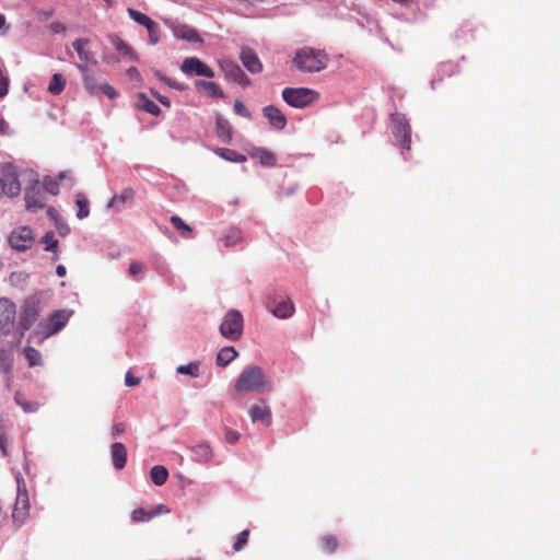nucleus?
I'll return each mask as SVG.
<instances>
[{
	"label": "nucleus",
	"instance_id": "1",
	"mask_svg": "<svg viewBox=\"0 0 560 560\" xmlns=\"http://www.w3.org/2000/svg\"><path fill=\"white\" fill-rule=\"evenodd\" d=\"M271 389V382L261 368L247 365L235 382V390L243 393H264Z\"/></svg>",
	"mask_w": 560,
	"mask_h": 560
},
{
	"label": "nucleus",
	"instance_id": "2",
	"mask_svg": "<svg viewBox=\"0 0 560 560\" xmlns=\"http://www.w3.org/2000/svg\"><path fill=\"white\" fill-rule=\"evenodd\" d=\"M329 58L324 50L312 47H302L294 52L292 66L306 73L319 72L327 67Z\"/></svg>",
	"mask_w": 560,
	"mask_h": 560
},
{
	"label": "nucleus",
	"instance_id": "3",
	"mask_svg": "<svg viewBox=\"0 0 560 560\" xmlns=\"http://www.w3.org/2000/svg\"><path fill=\"white\" fill-rule=\"evenodd\" d=\"M72 313V311L68 310H58L54 312L30 335L28 341H43L44 339L57 334L67 325Z\"/></svg>",
	"mask_w": 560,
	"mask_h": 560
},
{
	"label": "nucleus",
	"instance_id": "4",
	"mask_svg": "<svg viewBox=\"0 0 560 560\" xmlns=\"http://www.w3.org/2000/svg\"><path fill=\"white\" fill-rule=\"evenodd\" d=\"M18 167L12 163H3L0 168V185L3 195L15 198L21 194V183Z\"/></svg>",
	"mask_w": 560,
	"mask_h": 560
},
{
	"label": "nucleus",
	"instance_id": "5",
	"mask_svg": "<svg viewBox=\"0 0 560 560\" xmlns=\"http://www.w3.org/2000/svg\"><path fill=\"white\" fill-rule=\"evenodd\" d=\"M220 334L230 341H237L244 329V319L241 312L230 310L220 324Z\"/></svg>",
	"mask_w": 560,
	"mask_h": 560
},
{
	"label": "nucleus",
	"instance_id": "6",
	"mask_svg": "<svg viewBox=\"0 0 560 560\" xmlns=\"http://www.w3.org/2000/svg\"><path fill=\"white\" fill-rule=\"evenodd\" d=\"M318 94L306 88H285L282 91V98L292 107L303 108L313 103Z\"/></svg>",
	"mask_w": 560,
	"mask_h": 560
},
{
	"label": "nucleus",
	"instance_id": "7",
	"mask_svg": "<svg viewBox=\"0 0 560 560\" xmlns=\"http://www.w3.org/2000/svg\"><path fill=\"white\" fill-rule=\"evenodd\" d=\"M24 200L25 208L30 212H36L37 210L44 209L46 207V192L38 179L32 180L25 187Z\"/></svg>",
	"mask_w": 560,
	"mask_h": 560
},
{
	"label": "nucleus",
	"instance_id": "8",
	"mask_svg": "<svg viewBox=\"0 0 560 560\" xmlns=\"http://www.w3.org/2000/svg\"><path fill=\"white\" fill-rule=\"evenodd\" d=\"M35 235L30 226L23 225L13 229L9 235L10 246L18 252H25L34 245Z\"/></svg>",
	"mask_w": 560,
	"mask_h": 560
},
{
	"label": "nucleus",
	"instance_id": "9",
	"mask_svg": "<svg viewBox=\"0 0 560 560\" xmlns=\"http://www.w3.org/2000/svg\"><path fill=\"white\" fill-rule=\"evenodd\" d=\"M40 312V306L35 298L27 299L21 310L19 316L20 335L23 336L34 323L37 320Z\"/></svg>",
	"mask_w": 560,
	"mask_h": 560
},
{
	"label": "nucleus",
	"instance_id": "10",
	"mask_svg": "<svg viewBox=\"0 0 560 560\" xmlns=\"http://www.w3.org/2000/svg\"><path fill=\"white\" fill-rule=\"evenodd\" d=\"M28 510H30V501L27 491L25 489V485H21L20 479L18 478V494L16 500L13 506L12 511V518L13 522L21 526L24 524L28 516Z\"/></svg>",
	"mask_w": 560,
	"mask_h": 560
},
{
	"label": "nucleus",
	"instance_id": "11",
	"mask_svg": "<svg viewBox=\"0 0 560 560\" xmlns=\"http://www.w3.org/2000/svg\"><path fill=\"white\" fill-rule=\"evenodd\" d=\"M16 316L15 304L7 298L0 299V336L9 335Z\"/></svg>",
	"mask_w": 560,
	"mask_h": 560
},
{
	"label": "nucleus",
	"instance_id": "12",
	"mask_svg": "<svg viewBox=\"0 0 560 560\" xmlns=\"http://www.w3.org/2000/svg\"><path fill=\"white\" fill-rule=\"evenodd\" d=\"M220 68L224 72L228 80L237 83L238 85L246 88L250 85L252 81L247 74L241 69V67L231 60L220 61Z\"/></svg>",
	"mask_w": 560,
	"mask_h": 560
},
{
	"label": "nucleus",
	"instance_id": "13",
	"mask_svg": "<svg viewBox=\"0 0 560 560\" xmlns=\"http://www.w3.org/2000/svg\"><path fill=\"white\" fill-rule=\"evenodd\" d=\"M180 69L186 74L202 75L210 79L214 77V71L197 57L185 58Z\"/></svg>",
	"mask_w": 560,
	"mask_h": 560
},
{
	"label": "nucleus",
	"instance_id": "14",
	"mask_svg": "<svg viewBox=\"0 0 560 560\" xmlns=\"http://www.w3.org/2000/svg\"><path fill=\"white\" fill-rule=\"evenodd\" d=\"M392 130L399 140H411V127L405 115L396 113L390 116Z\"/></svg>",
	"mask_w": 560,
	"mask_h": 560
},
{
	"label": "nucleus",
	"instance_id": "15",
	"mask_svg": "<svg viewBox=\"0 0 560 560\" xmlns=\"http://www.w3.org/2000/svg\"><path fill=\"white\" fill-rule=\"evenodd\" d=\"M135 201V190L130 187L125 188L120 194L114 195L106 205L108 209H115L117 212L129 207Z\"/></svg>",
	"mask_w": 560,
	"mask_h": 560
},
{
	"label": "nucleus",
	"instance_id": "16",
	"mask_svg": "<svg viewBox=\"0 0 560 560\" xmlns=\"http://www.w3.org/2000/svg\"><path fill=\"white\" fill-rule=\"evenodd\" d=\"M240 59L243 66L253 74L260 73L262 71V63L258 58L257 54L248 47L242 49Z\"/></svg>",
	"mask_w": 560,
	"mask_h": 560
},
{
	"label": "nucleus",
	"instance_id": "17",
	"mask_svg": "<svg viewBox=\"0 0 560 560\" xmlns=\"http://www.w3.org/2000/svg\"><path fill=\"white\" fill-rule=\"evenodd\" d=\"M248 415L253 422H261L265 425L271 424V410L264 402L253 405Z\"/></svg>",
	"mask_w": 560,
	"mask_h": 560
},
{
	"label": "nucleus",
	"instance_id": "18",
	"mask_svg": "<svg viewBox=\"0 0 560 560\" xmlns=\"http://www.w3.org/2000/svg\"><path fill=\"white\" fill-rule=\"evenodd\" d=\"M90 39L88 38H78L72 43L73 49L78 52L81 65H85L88 67L89 63L96 65L97 60L94 57V54L86 49Z\"/></svg>",
	"mask_w": 560,
	"mask_h": 560
},
{
	"label": "nucleus",
	"instance_id": "19",
	"mask_svg": "<svg viewBox=\"0 0 560 560\" xmlns=\"http://www.w3.org/2000/svg\"><path fill=\"white\" fill-rule=\"evenodd\" d=\"M265 118L276 129H283L287 125V118L284 114L273 105H268L262 109Z\"/></svg>",
	"mask_w": 560,
	"mask_h": 560
},
{
	"label": "nucleus",
	"instance_id": "20",
	"mask_svg": "<svg viewBox=\"0 0 560 560\" xmlns=\"http://www.w3.org/2000/svg\"><path fill=\"white\" fill-rule=\"evenodd\" d=\"M110 458L115 469L121 470L127 463V448L120 442H115L110 446Z\"/></svg>",
	"mask_w": 560,
	"mask_h": 560
},
{
	"label": "nucleus",
	"instance_id": "21",
	"mask_svg": "<svg viewBox=\"0 0 560 560\" xmlns=\"http://www.w3.org/2000/svg\"><path fill=\"white\" fill-rule=\"evenodd\" d=\"M77 68L80 70V72L83 75V83L84 88L91 93L95 94L98 92V88L102 84L98 79L92 74L89 73L88 67L85 65L77 63Z\"/></svg>",
	"mask_w": 560,
	"mask_h": 560
},
{
	"label": "nucleus",
	"instance_id": "22",
	"mask_svg": "<svg viewBox=\"0 0 560 560\" xmlns=\"http://www.w3.org/2000/svg\"><path fill=\"white\" fill-rule=\"evenodd\" d=\"M192 460L198 463H208L212 458V450L206 442L198 443L190 447Z\"/></svg>",
	"mask_w": 560,
	"mask_h": 560
},
{
	"label": "nucleus",
	"instance_id": "23",
	"mask_svg": "<svg viewBox=\"0 0 560 560\" xmlns=\"http://www.w3.org/2000/svg\"><path fill=\"white\" fill-rule=\"evenodd\" d=\"M136 106L140 110H144L151 115L158 116L161 113L160 107L143 93L138 94Z\"/></svg>",
	"mask_w": 560,
	"mask_h": 560
},
{
	"label": "nucleus",
	"instance_id": "24",
	"mask_svg": "<svg viewBox=\"0 0 560 560\" xmlns=\"http://www.w3.org/2000/svg\"><path fill=\"white\" fill-rule=\"evenodd\" d=\"M196 86L198 90L207 92L212 97L224 98L225 94L221 86L213 81H197Z\"/></svg>",
	"mask_w": 560,
	"mask_h": 560
},
{
	"label": "nucleus",
	"instance_id": "25",
	"mask_svg": "<svg viewBox=\"0 0 560 560\" xmlns=\"http://www.w3.org/2000/svg\"><path fill=\"white\" fill-rule=\"evenodd\" d=\"M68 172H60L58 174V179H55L50 176H46L42 183L43 188L46 194L58 195L59 192V180L65 179L68 176Z\"/></svg>",
	"mask_w": 560,
	"mask_h": 560
},
{
	"label": "nucleus",
	"instance_id": "26",
	"mask_svg": "<svg viewBox=\"0 0 560 560\" xmlns=\"http://www.w3.org/2000/svg\"><path fill=\"white\" fill-rule=\"evenodd\" d=\"M174 34L177 38L185 39L191 43H199L201 38L197 31L192 27L182 25L174 30Z\"/></svg>",
	"mask_w": 560,
	"mask_h": 560
},
{
	"label": "nucleus",
	"instance_id": "27",
	"mask_svg": "<svg viewBox=\"0 0 560 560\" xmlns=\"http://www.w3.org/2000/svg\"><path fill=\"white\" fill-rule=\"evenodd\" d=\"M237 354L238 353L234 347H224L217 354V364L225 368L237 357Z\"/></svg>",
	"mask_w": 560,
	"mask_h": 560
},
{
	"label": "nucleus",
	"instance_id": "28",
	"mask_svg": "<svg viewBox=\"0 0 560 560\" xmlns=\"http://www.w3.org/2000/svg\"><path fill=\"white\" fill-rule=\"evenodd\" d=\"M252 158L257 160L261 165L272 166L276 163V156L272 152L257 148L252 152Z\"/></svg>",
	"mask_w": 560,
	"mask_h": 560
},
{
	"label": "nucleus",
	"instance_id": "29",
	"mask_svg": "<svg viewBox=\"0 0 560 560\" xmlns=\"http://www.w3.org/2000/svg\"><path fill=\"white\" fill-rule=\"evenodd\" d=\"M294 313V305L291 301L284 300L279 302L272 310V314L278 318H289Z\"/></svg>",
	"mask_w": 560,
	"mask_h": 560
},
{
	"label": "nucleus",
	"instance_id": "30",
	"mask_svg": "<svg viewBox=\"0 0 560 560\" xmlns=\"http://www.w3.org/2000/svg\"><path fill=\"white\" fill-rule=\"evenodd\" d=\"M151 480L156 486H163L167 478H168V471L164 466H153L150 471Z\"/></svg>",
	"mask_w": 560,
	"mask_h": 560
},
{
	"label": "nucleus",
	"instance_id": "31",
	"mask_svg": "<svg viewBox=\"0 0 560 560\" xmlns=\"http://www.w3.org/2000/svg\"><path fill=\"white\" fill-rule=\"evenodd\" d=\"M110 44L115 47V49L121 55V56H129L130 58H133V52L131 47L122 40L117 35H110L109 36Z\"/></svg>",
	"mask_w": 560,
	"mask_h": 560
},
{
	"label": "nucleus",
	"instance_id": "32",
	"mask_svg": "<svg viewBox=\"0 0 560 560\" xmlns=\"http://www.w3.org/2000/svg\"><path fill=\"white\" fill-rule=\"evenodd\" d=\"M215 126H217L218 136L220 138H222L223 140H231V138L233 136V130H232L230 122L226 119H224L222 117H218Z\"/></svg>",
	"mask_w": 560,
	"mask_h": 560
},
{
	"label": "nucleus",
	"instance_id": "33",
	"mask_svg": "<svg viewBox=\"0 0 560 560\" xmlns=\"http://www.w3.org/2000/svg\"><path fill=\"white\" fill-rule=\"evenodd\" d=\"M66 85V79L61 73H55L49 82L48 91L54 94H60Z\"/></svg>",
	"mask_w": 560,
	"mask_h": 560
},
{
	"label": "nucleus",
	"instance_id": "34",
	"mask_svg": "<svg viewBox=\"0 0 560 560\" xmlns=\"http://www.w3.org/2000/svg\"><path fill=\"white\" fill-rule=\"evenodd\" d=\"M23 353L31 366L42 365V354L35 348L26 346L23 349Z\"/></svg>",
	"mask_w": 560,
	"mask_h": 560
},
{
	"label": "nucleus",
	"instance_id": "35",
	"mask_svg": "<svg viewBox=\"0 0 560 560\" xmlns=\"http://www.w3.org/2000/svg\"><path fill=\"white\" fill-rule=\"evenodd\" d=\"M215 153L221 156L222 159L230 161V162H242L245 160V156L243 154H240L231 149H217Z\"/></svg>",
	"mask_w": 560,
	"mask_h": 560
},
{
	"label": "nucleus",
	"instance_id": "36",
	"mask_svg": "<svg viewBox=\"0 0 560 560\" xmlns=\"http://www.w3.org/2000/svg\"><path fill=\"white\" fill-rule=\"evenodd\" d=\"M75 203L79 207V210L77 212V218L82 220L89 217L90 210H89V200L85 198L83 194H79L75 199Z\"/></svg>",
	"mask_w": 560,
	"mask_h": 560
},
{
	"label": "nucleus",
	"instance_id": "37",
	"mask_svg": "<svg viewBox=\"0 0 560 560\" xmlns=\"http://www.w3.org/2000/svg\"><path fill=\"white\" fill-rule=\"evenodd\" d=\"M199 366H200V363L198 361H195V362H190L189 364H186V365L177 366L176 372L179 374L189 375L191 377H198L200 374Z\"/></svg>",
	"mask_w": 560,
	"mask_h": 560
},
{
	"label": "nucleus",
	"instance_id": "38",
	"mask_svg": "<svg viewBox=\"0 0 560 560\" xmlns=\"http://www.w3.org/2000/svg\"><path fill=\"white\" fill-rule=\"evenodd\" d=\"M127 13L131 20H133L136 23L143 25L144 27L152 21L149 16H147L144 13L139 12L132 8L127 9Z\"/></svg>",
	"mask_w": 560,
	"mask_h": 560
},
{
	"label": "nucleus",
	"instance_id": "39",
	"mask_svg": "<svg viewBox=\"0 0 560 560\" xmlns=\"http://www.w3.org/2000/svg\"><path fill=\"white\" fill-rule=\"evenodd\" d=\"M156 515L155 512H148L142 508L133 510L131 518L133 522H148Z\"/></svg>",
	"mask_w": 560,
	"mask_h": 560
},
{
	"label": "nucleus",
	"instance_id": "40",
	"mask_svg": "<svg viewBox=\"0 0 560 560\" xmlns=\"http://www.w3.org/2000/svg\"><path fill=\"white\" fill-rule=\"evenodd\" d=\"M242 238V233L238 229H230L226 233V235L224 236V245L225 246H232V245H235L237 244Z\"/></svg>",
	"mask_w": 560,
	"mask_h": 560
},
{
	"label": "nucleus",
	"instance_id": "41",
	"mask_svg": "<svg viewBox=\"0 0 560 560\" xmlns=\"http://www.w3.org/2000/svg\"><path fill=\"white\" fill-rule=\"evenodd\" d=\"M42 243L46 245V250L55 252L58 246V241L55 238L54 232H46L42 237Z\"/></svg>",
	"mask_w": 560,
	"mask_h": 560
},
{
	"label": "nucleus",
	"instance_id": "42",
	"mask_svg": "<svg viewBox=\"0 0 560 560\" xmlns=\"http://www.w3.org/2000/svg\"><path fill=\"white\" fill-rule=\"evenodd\" d=\"M248 536H249V530L248 529H244L242 530L237 537H236V540L233 545V549L235 551H241L247 544V540H248Z\"/></svg>",
	"mask_w": 560,
	"mask_h": 560
},
{
	"label": "nucleus",
	"instance_id": "43",
	"mask_svg": "<svg viewBox=\"0 0 560 560\" xmlns=\"http://www.w3.org/2000/svg\"><path fill=\"white\" fill-rule=\"evenodd\" d=\"M15 401L19 404L25 412H35L38 410L39 405L37 402L23 401L19 394L15 395Z\"/></svg>",
	"mask_w": 560,
	"mask_h": 560
},
{
	"label": "nucleus",
	"instance_id": "44",
	"mask_svg": "<svg viewBox=\"0 0 560 560\" xmlns=\"http://www.w3.org/2000/svg\"><path fill=\"white\" fill-rule=\"evenodd\" d=\"M151 25H147L145 28L149 33V39L151 44H156L159 42V26L154 21L150 22Z\"/></svg>",
	"mask_w": 560,
	"mask_h": 560
},
{
	"label": "nucleus",
	"instance_id": "45",
	"mask_svg": "<svg viewBox=\"0 0 560 560\" xmlns=\"http://www.w3.org/2000/svg\"><path fill=\"white\" fill-rule=\"evenodd\" d=\"M171 223L176 230L180 231L182 234L191 232V229L177 215L171 218Z\"/></svg>",
	"mask_w": 560,
	"mask_h": 560
},
{
	"label": "nucleus",
	"instance_id": "46",
	"mask_svg": "<svg viewBox=\"0 0 560 560\" xmlns=\"http://www.w3.org/2000/svg\"><path fill=\"white\" fill-rule=\"evenodd\" d=\"M98 91H102L108 98L113 100L115 98L118 93L117 91L114 89V86H112L110 84H108L107 82H103L100 88H98Z\"/></svg>",
	"mask_w": 560,
	"mask_h": 560
},
{
	"label": "nucleus",
	"instance_id": "47",
	"mask_svg": "<svg viewBox=\"0 0 560 560\" xmlns=\"http://www.w3.org/2000/svg\"><path fill=\"white\" fill-rule=\"evenodd\" d=\"M323 544L327 552H334L337 548V540L334 536H325L323 538Z\"/></svg>",
	"mask_w": 560,
	"mask_h": 560
},
{
	"label": "nucleus",
	"instance_id": "48",
	"mask_svg": "<svg viewBox=\"0 0 560 560\" xmlns=\"http://www.w3.org/2000/svg\"><path fill=\"white\" fill-rule=\"evenodd\" d=\"M234 112L236 114H238L240 116H243V117H246V118H249L250 117V112L248 110V108L245 106L244 103H242L241 101H236L234 103Z\"/></svg>",
	"mask_w": 560,
	"mask_h": 560
},
{
	"label": "nucleus",
	"instance_id": "49",
	"mask_svg": "<svg viewBox=\"0 0 560 560\" xmlns=\"http://www.w3.org/2000/svg\"><path fill=\"white\" fill-rule=\"evenodd\" d=\"M143 272V265L139 261H132L129 266V273L132 277H138Z\"/></svg>",
	"mask_w": 560,
	"mask_h": 560
},
{
	"label": "nucleus",
	"instance_id": "50",
	"mask_svg": "<svg viewBox=\"0 0 560 560\" xmlns=\"http://www.w3.org/2000/svg\"><path fill=\"white\" fill-rule=\"evenodd\" d=\"M56 223V228L60 234V236L65 237L66 235L69 234L70 232V228L68 226V224L63 221V220H57Z\"/></svg>",
	"mask_w": 560,
	"mask_h": 560
},
{
	"label": "nucleus",
	"instance_id": "51",
	"mask_svg": "<svg viewBox=\"0 0 560 560\" xmlns=\"http://www.w3.org/2000/svg\"><path fill=\"white\" fill-rule=\"evenodd\" d=\"M9 79L0 71V97L8 94Z\"/></svg>",
	"mask_w": 560,
	"mask_h": 560
},
{
	"label": "nucleus",
	"instance_id": "52",
	"mask_svg": "<svg viewBox=\"0 0 560 560\" xmlns=\"http://www.w3.org/2000/svg\"><path fill=\"white\" fill-rule=\"evenodd\" d=\"M140 383V377L133 376L130 372L125 375V385L128 387L136 386Z\"/></svg>",
	"mask_w": 560,
	"mask_h": 560
},
{
	"label": "nucleus",
	"instance_id": "53",
	"mask_svg": "<svg viewBox=\"0 0 560 560\" xmlns=\"http://www.w3.org/2000/svg\"><path fill=\"white\" fill-rule=\"evenodd\" d=\"M125 431V425L122 423H115L112 427L110 433L113 438H117L118 435L122 434Z\"/></svg>",
	"mask_w": 560,
	"mask_h": 560
},
{
	"label": "nucleus",
	"instance_id": "54",
	"mask_svg": "<svg viewBox=\"0 0 560 560\" xmlns=\"http://www.w3.org/2000/svg\"><path fill=\"white\" fill-rule=\"evenodd\" d=\"M225 439L230 443H236L240 439V434L236 431L228 430L225 433Z\"/></svg>",
	"mask_w": 560,
	"mask_h": 560
},
{
	"label": "nucleus",
	"instance_id": "55",
	"mask_svg": "<svg viewBox=\"0 0 560 560\" xmlns=\"http://www.w3.org/2000/svg\"><path fill=\"white\" fill-rule=\"evenodd\" d=\"M47 215L55 222H57V220H60L58 211L52 207L47 208Z\"/></svg>",
	"mask_w": 560,
	"mask_h": 560
},
{
	"label": "nucleus",
	"instance_id": "56",
	"mask_svg": "<svg viewBox=\"0 0 560 560\" xmlns=\"http://www.w3.org/2000/svg\"><path fill=\"white\" fill-rule=\"evenodd\" d=\"M153 95L163 104L165 105L166 107H170L171 106V103H170V100L166 97V96H162V95H159V94H155L153 93Z\"/></svg>",
	"mask_w": 560,
	"mask_h": 560
},
{
	"label": "nucleus",
	"instance_id": "57",
	"mask_svg": "<svg viewBox=\"0 0 560 560\" xmlns=\"http://www.w3.org/2000/svg\"><path fill=\"white\" fill-rule=\"evenodd\" d=\"M56 273L59 276V277H65L66 273H67V269L63 265H58L57 268H56Z\"/></svg>",
	"mask_w": 560,
	"mask_h": 560
},
{
	"label": "nucleus",
	"instance_id": "58",
	"mask_svg": "<svg viewBox=\"0 0 560 560\" xmlns=\"http://www.w3.org/2000/svg\"><path fill=\"white\" fill-rule=\"evenodd\" d=\"M127 73L129 74L130 78L139 77V71H138V69L136 67H130L127 70Z\"/></svg>",
	"mask_w": 560,
	"mask_h": 560
},
{
	"label": "nucleus",
	"instance_id": "59",
	"mask_svg": "<svg viewBox=\"0 0 560 560\" xmlns=\"http://www.w3.org/2000/svg\"><path fill=\"white\" fill-rule=\"evenodd\" d=\"M0 448L2 450L3 454L7 453V451H5V440H4L3 434H1V433H0Z\"/></svg>",
	"mask_w": 560,
	"mask_h": 560
},
{
	"label": "nucleus",
	"instance_id": "60",
	"mask_svg": "<svg viewBox=\"0 0 560 560\" xmlns=\"http://www.w3.org/2000/svg\"><path fill=\"white\" fill-rule=\"evenodd\" d=\"M52 28L55 30V32L65 31V26L60 23L52 24Z\"/></svg>",
	"mask_w": 560,
	"mask_h": 560
},
{
	"label": "nucleus",
	"instance_id": "61",
	"mask_svg": "<svg viewBox=\"0 0 560 560\" xmlns=\"http://www.w3.org/2000/svg\"><path fill=\"white\" fill-rule=\"evenodd\" d=\"M7 19L3 14H0V30L5 25Z\"/></svg>",
	"mask_w": 560,
	"mask_h": 560
},
{
	"label": "nucleus",
	"instance_id": "62",
	"mask_svg": "<svg viewBox=\"0 0 560 560\" xmlns=\"http://www.w3.org/2000/svg\"><path fill=\"white\" fill-rule=\"evenodd\" d=\"M400 143H401V147H400L401 150H405V149L409 150L410 149V142H400Z\"/></svg>",
	"mask_w": 560,
	"mask_h": 560
},
{
	"label": "nucleus",
	"instance_id": "63",
	"mask_svg": "<svg viewBox=\"0 0 560 560\" xmlns=\"http://www.w3.org/2000/svg\"><path fill=\"white\" fill-rule=\"evenodd\" d=\"M154 512H155V513H156V515H158L159 513L166 512V511L164 510V506H163V505H161V506L159 508V510H156V511H154Z\"/></svg>",
	"mask_w": 560,
	"mask_h": 560
},
{
	"label": "nucleus",
	"instance_id": "64",
	"mask_svg": "<svg viewBox=\"0 0 560 560\" xmlns=\"http://www.w3.org/2000/svg\"><path fill=\"white\" fill-rule=\"evenodd\" d=\"M4 127V120L0 118V131L3 129Z\"/></svg>",
	"mask_w": 560,
	"mask_h": 560
}]
</instances>
